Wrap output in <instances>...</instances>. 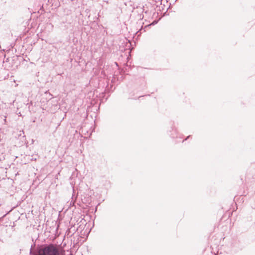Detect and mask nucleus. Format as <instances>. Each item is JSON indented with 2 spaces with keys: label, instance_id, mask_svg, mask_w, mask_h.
Segmentation results:
<instances>
[{
  "label": "nucleus",
  "instance_id": "f257e3e1",
  "mask_svg": "<svg viewBox=\"0 0 255 255\" xmlns=\"http://www.w3.org/2000/svg\"><path fill=\"white\" fill-rule=\"evenodd\" d=\"M64 251L58 246L50 244L41 246L35 255H64Z\"/></svg>",
  "mask_w": 255,
  "mask_h": 255
},
{
  "label": "nucleus",
  "instance_id": "f03ea898",
  "mask_svg": "<svg viewBox=\"0 0 255 255\" xmlns=\"http://www.w3.org/2000/svg\"><path fill=\"white\" fill-rule=\"evenodd\" d=\"M190 137V135L188 136L187 138L185 139V140H187L189 137Z\"/></svg>",
  "mask_w": 255,
  "mask_h": 255
},
{
  "label": "nucleus",
  "instance_id": "7ed1b4c3",
  "mask_svg": "<svg viewBox=\"0 0 255 255\" xmlns=\"http://www.w3.org/2000/svg\"><path fill=\"white\" fill-rule=\"evenodd\" d=\"M90 199H89L88 200L86 201L87 203H89L90 202Z\"/></svg>",
  "mask_w": 255,
  "mask_h": 255
},
{
  "label": "nucleus",
  "instance_id": "20e7f679",
  "mask_svg": "<svg viewBox=\"0 0 255 255\" xmlns=\"http://www.w3.org/2000/svg\"><path fill=\"white\" fill-rule=\"evenodd\" d=\"M173 129L175 130V132H176V128H174H174H173Z\"/></svg>",
  "mask_w": 255,
  "mask_h": 255
}]
</instances>
